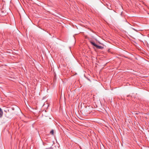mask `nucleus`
<instances>
[{"label": "nucleus", "instance_id": "2", "mask_svg": "<svg viewBox=\"0 0 149 149\" xmlns=\"http://www.w3.org/2000/svg\"><path fill=\"white\" fill-rule=\"evenodd\" d=\"M3 115V112L1 109L0 108V117H2Z\"/></svg>", "mask_w": 149, "mask_h": 149}, {"label": "nucleus", "instance_id": "5", "mask_svg": "<svg viewBox=\"0 0 149 149\" xmlns=\"http://www.w3.org/2000/svg\"><path fill=\"white\" fill-rule=\"evenodd\" d=\"M61 96H62V94H61Z\"/></svg>", "mask_w": 149, "mask_h": 149}, {"label": "nucleus", "instance_id": "4", "mask_svg": "<svg viewBox=\"0 0 149 149\" xmlns=\"http://www.w3.org/2000/svg\"><path fill=\"white\" fill-rule=\"evenodd\" d=\"M64 99H65V95H64Z\"/></svg>", "mask_w": 149, "mask_h": 149}, {"label": "nucleus", "instance_id": "3", "mask_svg": "<svg viewBox=\"0 0 149 149\" xmlns=\"http://www.w3.org/2000/svg\"><path fill=\"white\" fill-rule=\"evenodd\" d=\"M54 133V131L53 130H52L50 132V134L52 135H53Z\"/></svg>", "mask_w": 149, "mask_h": 149}, {"label": "nucleus", "instance_id": "1", "mask_svg": "<svg viewBox=\"0 0 149 149\" xmlns=\"http://www.w3.org/2000/svg\"><path fill=\"white\" fill-rule=\"evenodd\" d=\"M94 46L96 47L98 49H102L103 48V47L101 46H99L95 44L94 42L92 41L90 42Z\"/></svg>", "mask_w": 149, "mask_h": 149}]
</instances>
